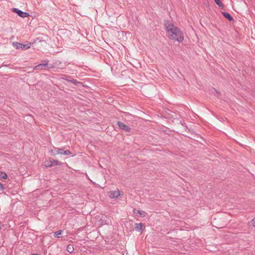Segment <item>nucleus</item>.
<instances>
[{
  "label": "nucleus",
  "mask_w": 255,
  "mask_h": 255,
  "mask_svg": "<svg viewBox=\"0 0 255 255\" xmlns=\"http://www.w3.org/2000/svg\"><path fill=\"white\" fill-rule=\"evenodd\" d=\"M36 40H34L33 43H29L28 41L26 42V44H22L18 43L17 42H13L12 45L15 47L16 49H21L22 50H26L29 48L31 46V45L34 43H35Z\"/></svg>",
  "instance_id": "2"
},
{
  "label": "nucleus",
  "mask_w": 255,
  "mask_h": 255,
  "mask_svg": "<svg viewBox=\"0 0 255 255\" xmlns=\"http://www.w3.org/2000/svg\"><path fill=\"white\" fill-rule=\"evenodd\" d=\"M251 223L253 226H255V217L252 219V220L251 221Z\"/></svg>",
  "instance_id": "18"
},
{
  "label": "nucleus",
  "mask_w": 255,
  "mask_h": 255,
  "mask_svg": "<svg viewBox=\"0 0 255 255\" xmlns=\"http://www.w3.org/2000/svg\"><path fill=\"white\" fill-rule=\"evenodd\" d=\"M50 152L52 153L53 155H57V154H62L64 155H69L72 154L71 152L69 150H66L64 151L63 152H60L58 150V148H56L54 147L51 150Z\"/></svg>",
  "instance_id": "4"
},
{
  "label": "nucleus",
  "mask_w": 255,
  "mask_h": 255,
  "mask_svg": "<svg viewBox=\"0 0 255 255\" xmlns=\"http://www.w3.org/2000/svg\"><path fill=\"white\" fill-rule=\"evenodd\" d=\"M64 77L63 79L68 82L71 83L75 85H78V84H81L80 82L78 81L77 80L73 79L71 77L68 75H64Z\"/></svg>",
  "instance_id": "6"
},
{
  "label": "nucleus",
  "mask_w": 255,
  "mask_h": 255,
  "mask_svg": "<svg viewBox=\"0 0 255 255\" xmlns=\"http://www.w3.org/2000/svg\"><path fill=\"white\" fill-rule=\"evenodd\" d=\"M143 226V224L142 223H135V229L136 231L140 232L142 233L143 231L142 227Z\"/></svg>",
  "instance_id": "11"
},
{
  "label": "nucleus",
  "mask_w": 255,
  "mask_h": 255,
  "mask_svg": "<svg viewBox=\"0 0 255 255\" xmlns=\"http://www.w3.org/2000/svg\"><path fill=\"white\" fill-rule=\"evenodd\" d=\"M64 148H64H58V150L59 151H60V152H63L64 151H65L66 150H64Z\"/></svg>",
  "instance_id": "19"
},
{
  "label": "nucleus",
  "mask_w": 255,
  "mask_h": 255,
  "mask_svg": "<svg viewBox=\"0 0 255 255\" xmlns=\"http://www.w3.org/2000/svg\"><path fill=\"white\" fill-rule=\"evenodd\" d=\"M50 162H51L50 164H48L47 165V167H51L55 165H60L62 164V162L58 161L57 160H53L52 161L50 160Z\"/></svg>",
  "instance_id": "12"
},
{
  "label": "nucleus",
  "mask_w": 255,
  "mask_h": 255,
  "mask_svg": "<svg viewBox=\"0 0 255 255\" xmlns=\"http://www.w3.org/2000/svg\"><path fill=\"white\" fill-rule=\"evenodd\" d=\"M63 232V231L62 230H59L54 233V234L55 236H56L57 238H59V235H61L62 233Z\"/></svg>",
  "instance_id": "16"
},
{
  "label": "nucleus",
  "mask_w": 255,
  "mask_h": 255,
  "mask_svg": "<svg viewBox=\"0 0 255 255\" xmlns=\"http://www.w3.org/2000/svg\"><path fill=\"white\" fill-rule=\"evenodd\" d=\"M66 251L68 252L69 253H72L74 251V249L73 245L70 244L68 245L67 246Z\"/></svg>",
  "instance_id": "13"
},
{
  "label": "nucleus",
  "mask_w": 255,
  "mask_h": 255,
  "mask_svg": "<svg viewBox=\"0 0 255 255\" xmlns=\"http://www.w3.org/2000/svg\"><path fill=\"white\" fill-rule=\"evenodd\" d=\"M222 14L223 16L226 18L229 21H233L234 18L232 16V15L228 12H222Z\"/></svg>",
  "instance_id": "10"
},
{
  "label": "nucleus",
  "mask_w": 255,
  "mask_h": 255,
  "mask_svg": "<svg viewBox=\"0 0 255 255\" xmlns=\"http://www.w3.org/2000/svg\"><path fill=\"white\" fill-rule=\"evenodd\" d=\"M117 125L121 129L124 130L127 132H130L131 130V128L129 126L125 125L122 122H118Z\"/></svg>",
  "instance_id": "7"
},
{
  "label": "nucleus",
  "mask_w": 255,
  "mask_h": 255,
  "mask_svg": "<svg viewBox=\"0 0 255 255\" xmlns=\"http://www.w3.org/2000/svg\"><path fill=\"white\" fill-rule=\"evenodd\" d=\"M12 11L16 13L18 16L22 18L27 17L30 15L28 12L22 11L17 8H12Z\"/></svg>",
  "instance_id": "5"
},
{
  "label": "nucleus",
  "mask_w": 255,
  "mask_h": 255,
  "mask_svg": "<svg viewBox=\"0 0 255 255\" xmlns=\"http://www.w3.org/2000/svg\"><path fill=\"white\" fill-rule=\"evenodd\" d=\"M51 162H50V161H48L47 163V164H46V166L48 165V164H50Z\"/></svg>",
  "instance_id": "20"
},
{
  "label": "nucleus",
  "mask_w": 255,
  "mask_h": 255,
  "mask_svg": "<svg viewBox=\"0 0 255 255\" xmlns=\"http://www.w3.org/2000/svg\"><path fill=\"white\" fill-rule=\"evenodd\" d=\"M127 224H129V225H131L130 222H128Z\"/></svg>",
  "instance_id": "22"
},
{
  "label": "nucleus",
  "mask_w": 255,
  "mask_h": 255,
  "mask_svg": "<svg viewBox=\"0 0 255 255\" xmlns=\"http://www.w3.org/2000/svg\"><path fill=\"white\" fill-rule=\"evenodd\" d=\"M133 212L134 214H138L139 216L141 217H144L146 216L147 213L144 211L141 210H136V209H134L133 210Z\"/></svg>",
  "instance_id": "9"
},
{
  "label": "nucleus",
  "mask_w": 255,
  "mask_h": 255,
  "mask_svg": "<svg viewBox=\"0 0 255 255\" xmlns=\"http://www.w3.org/2000/svg\"><path fill=\"white\" fill-rule=\"evenodd\" d=\"M215 2H216V3L219 6V7H221L222 8H223L224 7V4L223 3L221 2V0H214Z\"/></svg>",
  "instance_id": "15"
},
{
  "label": "nucleus",
  "mask_w": 255,
  "mask_h": 255,
  "mask_svg": "<svg viewBox=\"0 0 255 255\" xmlns=\"http://www.w3.org/2000/svg\"><path fill=\"white\" fill-rule=\"evenodd\" d=\"M44 63L39 64L35 66L34 68V70H41L43 69H51L52 66H49L48 64V60H46L43 61Z\"/></svg>",
  "instance_id": "3"
},
{
  "label": "nucleus",
  "mask_w": 255,
  "mask_h": 255,
  "mask_svg": "<svg viewBox=\"0 0 255 255\" xmlns=\"http://www.w3.org/2000/svg\"><path fill=\"white\" fill-rule=\"evenodd\" d=\"M31 255H39L38 254H32Z\"/></svg>",
  "instance_id": "21"
},
{
  "label": "nucleus",
  "mask_w": 255,
  "mask_h": 255,
  "mask_svg": "<svg viewBox=\"0 0 255 255\" xmlns=\"http://www.w3.org/2000/svg\"><path fill=\"white\" fill-rule=\"evenodd\" d=\"M120 195L119 191H112L109 192V197L111 198H117Z\"/></svg>",
  "instance_id": "8"
},
{
  "label": "nucleus",
  "mask_w": 255,
  "mask_h": 255,
  "mask_svg": "<svg viewBox=\"0 0 255 255\" xmlns=\"http://www.w3.org/2000/svg\"><path fill=\"white\" fill-rule=\"evenodd\" d=\"M8 176L6 173L3 171H0V179H6Z\"/></svg>",
  "instance_id": "14"
},
{
  "label": "nucleus",
  "mask_w": 255,
  "mask_h": 255,
  "mask_svg": "<svg viewBox=\"0 0 255 255\" xmlns=\"http://www.w3.org/2000/svg\"><path fill=\"white\" fill-rule=\"evenodd\" d=\"M164 25L165 27L166 33L170 39L179 42L183 41L184 39L183 33L178 27L174 25L171 21L165 20Z\"/></svg>",
  "instance_id": "1"
},
{
  "label": "nucleus",
  "mask_w": 255,
  "mask_h": 255,
  "mask_svg": "<svg viewBox=\"0 0 255 255\" xmlns=\"http://www.w3.org/2000/svg\"><path fill=\"white\" fill-rule=\"evenodd\" d=\"M5 189V187L3 186V184L0 182V191H2Z\"/></svg>",
  "instance_id": "17"
}]
</instances>
